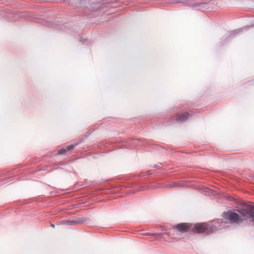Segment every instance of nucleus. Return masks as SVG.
I'll list each match as a JSON object with an SVG mask.
<instances>
[{
	"mask_svg": "<svg viewBox=\"0 0 254 254\" xmlns=\"http://www.w3.org/2000/svg\"><path fill=\"white\" fill-rule=\"evenodd\" d=\"M47 25L48 26H50V24H48V25Z\"/></svg>",
	"mask_w": 254,
	"mask_h": 254,
	"instance_id": "obj_12",
	"label": "nucleus"
},
{
	"mask_svg": "<svg viewBox=\"0 0 254 254\" xmlns=\"http://www.w3.org/2000/svg\"><path fill=\"white\" fill-rule=\"evenodd\" d=\"M83 219H84L83 218H79L77 219H74L67 220H65L64 223L65 225H68V226L74 225L77 224L83 223Z\"/></svg>",
	"mask_w": 254,
	"mask_h": 254,
	"instance_id": "obj_4",
	"label": "nucleus"
},
{
	"mask_svg": "<svg viewBox=\"0 0 254 254\" xmlns=\"http://www.w3.org/2000/svg\"><path fill=\"white\" fill-rule=\"evenodd\" d=\"M228 225L227 223L222 219L214 221L211 224L207 225V229L211 232L221 230L222 228H226Z\"/></svg>",
	"mask_w": 254,
	"mask_h": 254,
	"instance_id": "obj_2",
	"label": "nucleus"
},
{
	"mask_svg": "<svg viewBox=\"0 0 254 254\" xmlns=\"http://www.w3.org/2000/svg\"><path fill=\"white\" fill-rule=\"evenodd\" d=\"M211 191V190H210L208 189L206 192H209H209H210V191Z\"/></svg>",
	"mask_w": 254,
	"mask_h": 254,
	"instance_id": "obj_11",
	"label": "nucleus"
},
{
	"mask_svg": "<svg viewBox=\"0 0 254 254\" xmlns=\"http://www.w3.org/2000/svg\"><path fill=\"white\" fill-rule=\"evenodd\" d=\"M75 146V145H73V144L70 145L66 147V151H70V150L73 149L74 148Z\"/></svg>",
	"mask_w": 254,
	"mask_h": 254,
	"instance_id": "obj_8",
	"label": "nucleus"
},
{
	"mask_svg": "<svg viewBox=\"0 0 254 254\" xmlns=\"http://www.w3.org/2000/svg\"><path fill=\"white\" fill-rule=\"evenodd\" d=\"M194 230L197 233H203L205 230H209L207 229V225L206 226L204 224H196L194 226Z\"/></svg>",
	"mask_w": 254,
	"mask_h": 254,
	"instance_id": "obj_5",
	"label": "nucleus"
},
{
	"mask_svg": "<svg viewBox=\"0 0 254 254\" xmlns=\"http://www.w3.org/2000/svg\"><path fill=\"white\" fill-rule=\"evenodd\" d=\"M51 226L52 227H53V228H54V227H55V225H54V224H52L51 225Z\"/></svg>",
	"mask_w": 254,
	"mask_h": 254,
	"instance_id": "obj_10",
	"label": "nucleus"
},
{
	"mask_svg": "<svg viewBox=\"0 0 254 254\" xmlns=\"http://www.w3.org/2000/svg\"><path fill=\"white\" fill-rule=\"evenodd\" d=\"M66 149H64V148L61 149L59 150L58 154L60 155L64 154L66 152Z\"/></svg>",
	"mask_w": 254,
	"mask_h": 254,
	"instance_id": "obj_9",
	"label": "nucleus"
},
{
	"mask_svg": "<svg viewBox=\"0 0 254 254\" xmlns=\"http://www.w3.org/2000/svg\"><path fill=\"white\" fill-rule=\"evenodd\" d=\"M181 186V185L180 183L177 182H174L173 183L169 185V187H180Z\"/></svg>",
	"mask_w": 254,
	"mask_h": 254,
	"instance_id": "obj_7",
	"label": "nucleus"
},
{
	"mask_svg": "<svg viewBox=\"0 0 254 254\" xmlns=\"http://www.w3.org/2000/svg\"><path fill=\"white\" fill-rule=\"evenodd\" d=\"M191 225L189 223H182L178 224L173 227L181 232H186L190 228Z\"/></svg>",
	"mask_w": 254,
	"mask_h": 254,
	"instance_id": "obj_3",
	"label": "nucleus"
},
{
	"mask_svg": "<svg viewBox=\"0 0 254 254\" xmlns=\"http://www.w3.org/2000/svg\"><path fill=\"white\" fill-rule=\"evenodd\" d=\"M189 114L187 112L182 114H178L176 116V119L179 122H185L189 117Z\"/></svg>",
	"mask_w": 254,
	"mask_h": 254,
	"instance_id": "obj_6",
	"label": "nucleus"
},
{
	"mask_svg": "<svg viewBox=\"0 0 254 254\" xmlns=\"http://www.w3.org/2000/svg\"><path fill=\"white\" fill-rule=\"evenodd\" d=\"M223 216L225 219H228L231 223H238L241 221H243L245 219L247 218L244 217L241 214L240 216L235 213L232 212H223Z\"/></svg>",
	"mask_w": 254,
	"mask_h": 254,
	"instance_id": "obj_1",
	"label": "nucleus"
}]
</instances>
